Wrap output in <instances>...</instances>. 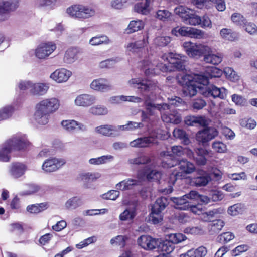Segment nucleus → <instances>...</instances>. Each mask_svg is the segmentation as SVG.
Segmentation results:
<instances>
[{
    "instance_id": "obj_1",
    "label": "nucleus",
    "mask_w": 257,
    "mask_h": 257,
    "mask_svg": "<svg viewBox=\"0 0 257 257\" xmlns=\"http://www.w3.org/2000/svg\"><path fill=\"white\" fill-rule=\"evenodd\" d=\"M179 82L183 86L182 94L185 97L190 98L197 93L208 98L223 99L226 96L227 90L224 88H219L215 85L206 86L208 79L204 75L186 74L179 79Z\"/></svg>"
},
{
    "instance_id": "obj_2",
    "label": "nucleus",
    "mask_w": 257,
    "mask_h": 257,
    "mask_svg": "<svg viewBox=\"0 0 257 257\" xmlns=\"http://www.w3.org/2000/svg\"><path fill=\"white\" fill-rule=\"evenodd\" d=\"M128 84L131 86L140 90L144 96V110L141 111L143 122H148L151 116L157 115L159 112L161 114L164 110L168 109L166 103L156 104L154 102L151 95L153 91L155 90L156 86L150 81L134 78L128 81Z\"/></svg>"
},
{
    "instance_id": "obj_3",
    "label": "nucleus",
    "mask_w": 257,
    "mask_h": 257,
    "mask_svg": "<svg viewBox=\"0 0 257 257\" xmlns=\"http://www.w3.org/2000/svg\"><path fill=\"white\" fill-rule=\"evenodd\" d=\"M30 143L25 135L17 134L8 140L0 149V160L9 161L21 157Z\"/></svg>"
},
{
    "instance_id": "obj_4",
    "label": "nucleus",
    "mask_w": 257,
    "mask_h": 257,
    "mask_svg": "<svg viewBox=\"0 0 257 257\" xmlns=\"http://www.w3.org/2000/svg\"><path fill=\"white\" fill-rule=\"evenodd\" d=\"M186 57L183 55L170 53L168 55H164L162 59H166L168 62V65L160 63L156 66L162 72H167L174 70L169 68V65H171L174 68L179 70H183L185 68V63Z\"/></svg>"
},
{
    "instance_id": "obj_5",
    "label": "nucleus",
    "mask_w": 257,
    "mask_h": 257,
    "mask_svg": "<svg viewBox=\"0 0 257 257\" xmlns=\"http://www.w3.org/2000/svg\"><path fill=\"white\" fill-rule=\"evenodd\" d=\"M66 12L71 18L80 20L89 19L96 14L94 8L82 4L73 5L67 8Z\"/></svg>"
},
{
    "instance_id": "obj_6",
    "label": "nucleus",
    "mask_w": 257,
    "mask_h": 257,
    "mask_svg": "<svg viewBox=\"0 0 257 257\" xmlns=\"http://www.w3.org/2000/svg\"><path fill=\"white\" fill-rule=\"evenodd\" d=\"M141 163V162H138L135 164L138 168V177L144 179L146 178L148 181L158 180L161 176V173L153 168L148 163Z\"/></svg>"
},
{
    "instance_id": "obj_7",
    "label": "nucleus",
    "mask_w": 257,
    "mask_h": 257,
    "mask_svg": "<svg viewBox=\"0 0 257 257\" xmlns=\"http://www.w3.org/2000/svg\"><path fill=\"white\" fill-rule=\"evenodd\" d=\"M183 46L187 54L190 57L197 59L203 56L208 46L200 43H195L190 41L184 42Z\"/></svg>"
},
{
    "instance_id": "obj_8",
    "label": "nucleus",
    "mask_w": 257,
    "mask_h": 257,
    "mask_svg": "<svg viewBox=\"0 0 257 257\" xmlns=\"http://www.w3.org/2000/svg\"><path fill=\"white\" fill-rule=\"evenodd\" d=\"M18 7L17 0L0 1V21H4L9 19L11 13Z\"/></svg>"
},
{
    "instance_id": "obj_9",
    "label": "nucleus",
    "mask_w": 257,
    "mask_h": 257,
    "mask_svg": "<svg viewBox=\"0 0 257 257\" xmlns=\"http://www.w3.org/2000/svg\"><path fill=\"white\" fill-rule=\"evenodd\" d=\"M172 33L176 36H188L200 38L204 35V32L196 28L188 27L177 26L173 28Z\"/></svg>"
},
{
    "instance_id": "obj_10",
    "label": "nucleus",
    "mask_w": 257,
    "mask_h": 257,
    "mask_svg": "<svg viewBox=\"0 0 257 257\" xmlns=\"http://www.w3.org/2000/svg\"><path fill=\"white\" fill-rule=\"evenodd\" d=\"M59 100L54 97L44 99L36 105V107L50 114L56 112L59 109Z\"/></svg>"
},
{
    "instance_id": "obj_11",
    "label": "nucleus",
    "mask_w": 257,
    "mask_h": 257,
    "mask_svg": "<svg viewBox=\"0 0 257 257\" xmlns=\"http://www.w3.org/2000/svg\"><path fill=\"white\" fill-rule=\"evenodd\" d=\"M217 135V130L214 127H209L199 131L196 134V139L199 144L205 146Z\"/></svg>"
},
{
    "instance_id": "obj_12",
    "label": "nucleus",
    "mask_w": 257,
    "mask_h": 257,
    "mask_svg": "<svg viewBox=\"0 0 257 257\" xmlns=\"http://www.w3.org/2000/svg\"><path fill=\"white\" fill-rule=\"evenodd\" d=\"M56 49V46L54 43L48 42L41 44L35 50V56L40 59H45Z\"/></svg>"
},
{
    "instance_id": "obj_13",
    "label": "nucleus",
    "mask_w": 257,
    "mask_h": 257,
    "mask_svg": "<svg viewBox=\"0 0 257 257\" xmlns=\"http://www.w3.org/2000/svg\"><path fill=\"white\" fill-rule=\"evenodd\" d=\"M168 109L161 113V118L165 123L179 124L181 121L180 114L175 109H172L167 104Z\"/></svg>"
},
{
    "instance_id": "obj_14",
    "label": "nucleus",
    "mask_w": 257,
    "mask_h": 257,
    "mask_svg": "<svg viewBox=\"0 0 257 257\" xmlns=\"http://www.w3.org/2000/svg\"><path fill=\"white\" fill-rule=\"evenodd\" d=\"M157 143L155 137L152 135L142 137L131 141L130 146L136 148H149Z\"/></svg>"
},
{
    "instance_id": "obj_15",
    "label": "nucleus",
    "mask_w": 257,
    "mask_h": 257,
    "mask_svg": "<svg viewBox=\"0 0 257 257\" xmlns=\"http://www.w3.org/2000/svg\"><path fill=\"white\" fill-rule=\"evenodd\" d=\"M223 59L222 55L219 53H214L209 46L203 55V61L205 63L217 65L220 64Z\"/></svg>"
},
{
    "instance_id": "obj_16",
    "label": "nucleus",
    "mask_w": 257,
    "mask_h": 257,
    "mask_svg": "<svg viewBox=\"0 0 257 257\" xmlns=\"http://www.w3.org/2000/svg\"><path fill=\"white\" fill-rule=\"evenodd\" d=\"M72 75V72L65 68L56 69L52 73L50 78L59 83L66 82Z\"/></svg>"
},
{
    "instance_id": "obj_17",
    "label": "nucleus",
    "mask_w": 257,
    "mask_h": 257,
    "mask_svg": "<svg viewBox=\"0 0 257 257\" xmlns=\"http://www.w3.org/2000/svg\"><path fill=\"white\" fill-rule=\"evenodd\" d=\"M158 240L149 235H142L137 240L138 244L145 250H153L158 245Z\"/></svg>"
},
{
    "instance_id": "obj_18",
    "label": "nucleus",
    "mask_w": 257,
    "mask_h": 257,
    "mask_svg": "<svg viewBox=\"0 0 257 257\" xmlns=\"http://www.w3.org/2000/svg\"><path fill=\"white\" fill-rule=\"evenodd\" d=\"M27 170L26 166L20 162H13L9 166V173L14 178L23 176Z\"/></svg>"
},
{
    "instance_id": "obj_19",
    "label": "nucleus",
    "mask_w": 257,
    "mask_h": 257,
    "mask_svg": "<svg viewBox=\"0 0 257 257\" xmlns=\"http://www.w3.org/2000/svg\"><path fill=\"white\" fill-rule=\"evenodd\" d=\"M209 120L204 116H187L184 118L185 124L187 126H203L209 124Z\"/></svg>"
},
{
    "instance_id": "obj_20",
    "label": "nucleus",
    "mask_w": 257,
    "mask_h": 257,
    "mask_svg": "<svg viewBox=\"0 0 257 257\" xmlns=\"http://www.w3.org/2000/svg\"><path fill=\"white\" fill-rule=\"evenodd\" d=\"M96 98L94 96L83 94L78 95L75 100L74 103L76 106L83 107H87L95 102Z\"/></svg>"
},
{
    "instance_id": "obj_21",
    "label": "nucleus",
    "mask_w": 257,
    "mask_h": 257,
    "mask_svg": "<svg viewBox=\"0 0 257 257\" xmlns=\"http://www.w3.org/2000/svg\"><path fill=\"white\" fill-rule=\"evenodd\" d=\"M158 251L160 252V257H168V255L174 249L175 246L168 239L163 242L158 240L157 247Z\"/></svg>"
},
{
    "instance_id": "obj_22",
    "label": "nucleus",
    "mask_w": 257,
    "mask_h": 257,
    "mask_svg": "<svg viewBox=\"0 0 257 257\" xmlns=\"http://www.w3.org/2000/svg\"><path fill=\"white\" fill-rule=\"evenodd\" d=\"M210 181L209 175L203 170H198L197 176L191 179L192 183L196 187L205 186Z\"/></svg>"
},
{
    "instance_id": "obj_23",
    "label": "nucleus",
    "mask_w": 257,
    "mask_h": 257,
    "mask_svg": "<svg viewBox=\"0 0 257 257\" xmlns=\"http://www.w3.org/2000/svg\"><path fill=\"white\" fill-rule=\"evenodd\" d=\"M62 127L67 131L73 132L77 129L81 131L87 130L86 126L74 120H65L61 122Z\"/></svg>"
},
{
    "instance_id": "obj_24",
    "label": "nucleus",
    "mask_w": 257,
    "mask_h": 257,
    "mask_svg": "<svg viewBox=\"0 0 257 257\" xmlns=\"http://www.w3.org/2000/svg\"><path fill=\"white\" fill-rule=\"evenodd\" d=\"M148 37L145 35L140 36V38L134 42L129 43L126 48L127 51L136 52L145 47L148 43Z\"/></svg>"
},
{
    "instance_id": "obj_25",
    "label": "nucleus",
    "mask_w": 257,
    "mask_h": 257,
    "mask_svg": "<svg viewBox=\"0 0 257 257\" xmlns=\"http://www.w3.org/2000/svg\"><path fill=\"white\" fill-rule=\"evenodd\" d=\"M80 51L78 48L71 47L68 49L64 55L63 62L67 64L74 63L78 59V55Z\"/></svg>"
},
{
    "instance_id": "obj_26",
    "label": "nucleus",
    "mask_w": 257,
    "mask_h": 257,
    "mask_svg": "<svg viewBox=\"0 0 257 257\" xmlns=\"http://www.w3.org/2000/svg\"><path fill=\"white\" fill-rule=\"evenodd\" d=\"M195 153L197 157H195L194 153L191 151H188V155L190 159L192 158L194 161H208L212 155L211 152L203 148H197L195 150Z\"/></svg>"
},
{
    "instance_id": "obj_27",
    "label": "nucleus",
    "mask_w": 257,
    "mask_h": 257,
    "mask_svg": "<svg viewBox=\"0 0 257 257\" xmlns=\"http://www.w3.org/2000/svg\"><path fill=\"white\" fill-rule=\"evenodd\" d=\"M111 87L108 81L104 78L95 79L90 84L91 88L96 91H104L110 89Z\"/></svg>"
},
{
    "instance_id": "obj_28",
    "label": "nucleus",
    "mask_w": 257,
    "mask_h": 257,
    "mask_svg": "<svg viewBox=\"0 0 257 257\" xmlns=\"http://www.w3.org/2000/svg\"><path fill=\"white\" fill-rule=\"evenodd\" d=\"M178 165L181 171L177 173L174 176L177 178L182 176L184 177L185 175H183V173L190 174L196 169V167L191 162H179Z\"/></svg>"
},
{
    "instance_id": "obj_29",
    "label": "nucleus",
    "mask_w": 257,
    "mask_h": 257,
    "mask_svg": "<svg viewBox=\"0 0 257 257\" xmlns=\"http://www.w3.org/2000/svg\"><path fill=\"white\" fill-rule=\"evenodd\" d=\"M95 132L98 134L107 136H117L118 129L112 125H102L95 128Z\"/></svg>"
},
{
    "instance_id": "obj_30",
    "label": "nucleus",
    "mask_w": 257,
    "mask_h": 257,
    "mask_svg": "<svg viewBox=\"0 0 257 257\" xmlns=\"http://www.w3.org/2000/svg\"><path fill=\"white\" fill-rule=\"evenodd\" d=\"M50 114L35 107L34 118L35 121L41 125H45L49 122Z\"/></svg>"
},
{
    "instance_id": "obj_31",
    "label": "nucleus",
    "mask_w": 257,
    "mask_h": 257,
    "mask_svg": "<svg viewBox=\"0 0 257 257\" xmlns=\"http://www.w3.org/2000/svg\"><path fill=\"white\" fill-rule=\"evenodd\" d=\"M154 0H144L136 4L134 7V11L143 15H147L150 11V5Z\"/></svg>"
},
{
    "instance_id": "obj_32",
    "label": "nucleus",
    "mask_w": 257,
    "mask_h": 257,
    "mask_svg": "<svg viewBox=\"0 0 257 257\" xmlns=\"http://www.w3.org/2000/svg\"><path fill=\"white\" fill-rule=\"evenodd\" d=\"M49 88V85L47 83H33L32 87L30 89V92L35 95H43L46 93Z\"/></svg>"
},
{
    "instance_id": "obj_33",
    "label": "nucleus",
    "mask_w": 257,
    "mask_h": 257,
    "mask_svg": "<svg viewBox=\"0 0 257 257\" xmlns=\"http://www.w3.org/2000/svg\"><path fill=\"white\" fill-rule=\"evenodd\" d=\"M186 196L185 195L180 197H171V200L175 204V208L183 210L188 209L190 202Z\"/></svg>"
},
{
    "instance_id": "obj_34",
    "label": "nucleus",
    "mask_w": 257,
    "mask_h": 257,
    "mask_svg": "<svg viewBox=\"0 0 257 257\" xmlns=\"http://www.w3.org/2000/svg\"><path fill=\"white\" fill-rule=\"evenodd\" d=\"M111 43V40L105 35H99L92 37L89 41V44L91 46L108 45Z\"/></svg>"
},
{
    "instance_id": "obj_35",
    "label": "nucleus",
    "mask_w": 257,
    "mask_h": 257,
    "mask_svg": "<svg viewBox=\"0 0 257 257\" xmlns=\"http://www.w3.org/2000/svg\"><path fill=\"white\" fill-rule=\"evenodd\" d=\"M220 35L223 39L230 41L237 40L239 37L238 33L228 28L222 29L220 31Z\"/></svg>"
},
{
    "instance_id": "obj_36",
    "label": "nucleus",
    "mask_w": 257,
    "mask_h": 257,
    "mask_svg": "<svg viewBox=\"0 0 257 257\" xmlns=\"http://www.w3.org/2000/svg\"><path fill=\"white\" fill-rule=\"evenodd\" d=\"M140 182L133 179H127L124 180L116 185V189L120 190H127L132 189L133 187L138 185Z\"/></svg>"
},
{
    "instance_id": "obj_37",
    "label": "nucleus",
    "mask_w": 257,
    "mask_h": 257,
    "mask_svg": "<svg viewBox=\"0 0 257 257\" xmlns=\"http://www.w3.org/2000/svg\"><path fill=\"white\" fill-rule=\"evenodd\" d=\"M64 164L65 162H44L42 169L45 172H52L57 171Z\"/></svg>"
},
{
    "instance_id": "obj_38",
    "label": "nucleus",
    "mask_w": 257,
    "mask_h": 257,
    "mask_svg": "<svg viewBox=\"0 0 257 257\" xmlns=\"http://www.w3.org/2000/svg\"><path fill=\"white\" fill-rule=\"evenodd\" d=\"M192 9H190L185 6L180 5L174 9V13L176 15L179 16L185 23L187 20L190 13L192 12Z\"/></svg>"
},
{
    "instance_id": "obj_39",
    "label": "nucleus",
    "mask_w": 257,
    "mask_h": 257,
    "mask_svg": "<svg viewBox=\"0 0 257 257\" xmlns=\"http://www.w3.org/2000/svg\"><path fill=\"white\" fill-rule=\"evenodd\" d=\"M224 225V222L221 219L213 220L208 225L209 231L211 234L218 233L222 230Z\"/></svg>"
},
{
    "instance_id": "obj_40",
    "label": "nucleus",
    "mask_w": 257,
    "mask_h": 257,
    "mask_svg": "<svg viewBox=\"0 0 257 257\" xmlns=\"http://www.w3.org/2000/svg\"><path fill=\"white\" fill-rule=\"evenodd\" d=\"M144 23L141 20L131 21L126 30L128 34H131L143 29Z\"/></svg>"
},
{
    "instance_id": "obj_41",
    "label": "nucleus",
    "mask_w": 257,
    "mask_h": 257,
    "mask_svg": "<svg viewBox=\"0 0 257 257\" xmlns=\"http://www.w3.org/2000/svg\"><path fill=\"white\" fill-rule=\"evenodd\" d=\"M168 204V201L166 197H161L158 198L153 204L152 209L154 211L162 212Z\"/></svg>"
},
{
    "instance_id": "obj_42",
    "label": "nucleus",
    "mask_w": 257,
    "mask_h": 257,
    "mask_svg": "<svg viewBox=\"0 0 257 257\" xmlns=\"http://www.w3.org/2000/svg\"><path fill=\"white\" fill-rule=\"evenodd\" d=\"M245 210V206L241 203H237L228 207V213L231 216H236L242 214Z\"/></svg>"
},
{
    "instance_id": "obj_43",
    "label": "nucleus",
    "mask_w": 257,
    "mask_h": 257,
    "mask_svg": "<svg viewBox=\"0 0 257 257\" xmlns=\"http://www.w3.org/2000/svg\"><path fill=\"white\" fill-rule=\"evenodd\" d=\"M98 173H82L77 177L78 181H83L84 183H88L93 181L100 177Z\"/></svg>"
},
{
    "instance_id": "obj_44",
    "label": "nucleus",
    "mask_w": 257,
    "mask_h": 257,
    "mask_svg": "<svg viewBox=\"0 0 257 257\" xmlns=\"http://www.w3.org/2000/svg\"><path fill=\"white\" fill-rule=\"evenodd\" d=\"M98 173H82L77 177L78 181H83L84 183H88L93 181L100 177Z\"/></svg>"
},
{
    "instance_id": "obj_45",
    "label": "nucleus",
    "mask_w": 257,
    "mask_h": 257,
    "mask_svg": "<svg viewBox=\"0 0 257 257\" xmlns=\"http://www.w3.org/2000/svg\"><path fill=\"white\" fill-rule=\"evenodd\" d=\"M82 204L81 199L77 196L73 197L65 203V207L69 209H75Z\"/></svg>"
},
{
    "instance_id": "obj_46",
    "label": "nucleus",
    "mask_w": 257,
    "mask_h": 257,
    "mask_svg": "<svg viewBox=\"0 0 257 257\" xmlns=\"http://www.w3.org/2000/svg\"><path fill=\"white\" fill-rule=\"evenodd\" d=\"M184 150L181 146H173L171 148V151H163L161 152L160 156H180L184 154Z\"/></svg>"
},
{
    "instance_id": "obj_47",
    "label": "nucleus",
    "mask_w": 257,
    "mask_h": 257,
    "mask_svg": "<svg viewBox=\"0 0 257 257\" xmlns=\"http://www.w3.org/2000/svg\"><path fill=\"white\" fill-rule=\"evenodd\" d=\"M47 208L48 205L46 203H42L28 205L27 210L31 213H38L46 210Z\"/></svg>"
},
{
    "instance_id": "obj_48",
    "label": "nucleus",
    "mask_w": 257,
    "mask_h": 257,
    "mask_svg": "<svg viewBox=\"0 0 257 257\" xmlns=\"http://www.w3.org/2000/svg\"><path fill=\"white\" fill-rule=\"evenodd\" d=\"M136 214L135 209L129 208L122 212L119 215V218L121 221H131L134 218Z\"/></svg>"
},
{
    "instance_id": "obj_49",
    "label": "nucleus",
    "mask_w": 257,
    "mask_h": 257,
    "mask_svg": "<svg viewBox=\"0 0 257 257\" xmlns=\"http://www.w3.org/2000/svg\"><path fill=\"white\" fill-rule=\"evenodd\" d=\"M89 112L94 115H105L108 113V110L105 106L97 105L91 107Z\"/></svg>"
},
{
    "instance_id": "obj_50",
    "label": "nucleus",
    "mask_w": 257,
    "mask_h": 257,
    "mask_svg": "<svg viewBox=\"0 0 257 257\" xmlns=\"http://www.w3.org/2000/svg\"><path fill=\"white\" fill-rule=\"evenodd\" d=\"M133 0H112L110 6L116 10H121L132 4Z\"/></svg>"
},
{
    "instance_id": "obj_51",
    "label": "nucleus",
    "mask_w": 257,
    "mask_h": 257,
    "mask_svg": "<svg viewBox=\"0 0 257 257\" xmlns=\"http://www.w3.org/2000/svg\"><path fill=\"white\" fill-rule=\"evenodd\" d=\"M168 239L173 243L178 244L187 239L186 236L182 233H172L168 235Z\"/></svg>"
},
{
    "instance_id": "obj_52",
    "label": "nucleus",
    "mask_w": 257,
    "mask_h": 257,
    "mask_svg": "<svg viewBox=\"0 0 257 257\" xmlns=\"http://www.w3.org/2000/svg\"><path fill=\"white\" fill-rule=\"evenodd\" d=\"M52 150L46 148L44 149L39 153L38 155V159H43L45 158L49 157L48 158L46 159L45 161H60L55 157H50V156L52 154Z\"/></svg>"
},
{
    "instance_id": "obj_53",
    "label": "nucleus",
    "mask_w": 257,
    "mask_h": 257,
    "mask_svg": "<svg viewBox=\"0 0 257 257\" xmlns=\"http://www.w3.org/2000/svg\"><path fill=\"white\" fill-rule=\"evenodd\" d=\"M14 108L11 106H7L0 110V121L5 120L10 117L13 112Z\"/></svg>"
},
{
    "instance_id": "obj_54",
    "label": "nucleus",
    "mask_w": 257,
    "mask_h": 257,
    "mask_svg": "<svg viewBox=\"0 0 257 257\" xmlns=\"http://www.w3.org/2000/svg\"><path fill=\"white\" fill-rule=\"evenodd\" d=\"M235 236L231 232H226L221 233L218 236L217 239L218 242L221 243H227L234 239Z\"/></svg>"
},
{
    "instance_id": "obj_55",
    "label": "nucleus",
    "mask_w": 257,
    "mask_h": 257,
    "mask_svg": "<svg viewBox=\"0 0 257 257\" xmlns=\"http://www.w3.org/2000/svg\"><path fill=\"white\" fill-rule=\"evenodd\" d=\"M28 189L21 192L22 195H29L37 193L41 189L40 185L36 184H29L27 185Z\"/></svg>"
},
{
    "instance_id": "obj_56",
    "label": "nucleus",
    "mask_w": 257,
    "mask_h": 257,
    "mask_svg": "<svg viewBox=\"0 0 257 257\" xmlns=\"http://www.w3.org/2000/svg\"><path fill=\"white\" fill-rule=\"evenodd\" d=\"M163 220L161 212L154 211L152 209L151 213L149 216V220L154 224H158Z\"/></svg>"
},
{
    "instance_id": "obj_57",
    "label": "nucleus",
    "mask_w": 257,
    "mask_h": 257,
    "mask_svg": "<svg viewBox=\"0 0 257 257\" xmlns=\"http://www.w3.org/2000/svg\"><path fill=\"white\" fill-rule=\"evenodd\" d=\"M201 22V17L196 14L194 11L192 10V12L189 15V17L187 18V20L185 21V23L189 24L191 25H199Z\"/></svg>"
},
{
    "instance_id": "obj_58",
    "label": "nucleus",
    "mask_w": 257,
    "mask_h": 257,
    "mask_svg": "<svg viewBox=\"0 0 257 257\" xmlns=\"http://www.w3.org/2000/svg\"><path fill=\"white\" fill-rule=\"evenodd\" d=\"M171 42V38L169 36H158L154 39V43L158 46L165 47Z\"/></svg>"
},
{
    "instance_id": "obj_59",
    "label": "nucleus",
    "mask_w": 257,
    "mask_h": 257,
    "mask_svg": "<svg viewBox=\"0 0 257 257\" xmlns=\"http://www.w3.org/2000/svg\"><path fill=\"white\" fill-rule=\"evenodd\" d=\"M231 20L237 25H243L246 19L241 14L234 13L231 16Z\"/></svg>"
},
{
    "instance_id": "obj_60",
    "label": "nucleus",
    "mask_w": 257,
    "mask_h": 257,
    "mask_svg": "<svg viewBox=\"0 0 257 257\" xmlns=\"http://www.w3.org/2000/svg\"><path fill=\"white\" fill-rule=\"evenodd\" d=\"M224 72L226 76L230 80L234 81L237 80L239 78V76L236 72L230 67H225L224 69Z\"/></svg>"
},
{
    "instance_id": "obj_61",
    "label": "nucleus",
    "mask_w": 257,
    "mask_h": 257,
    "mask_svg": "<svg viewBox=\"0 0 257 257\" xmlns=\"http://www.w3.org/2000/svg\"><path fill=\"white\" fill-rule=\"evenodd\" d=\"M126 237L123 235H118L110 240V243L112 245L116 244L123 247L125 244Z\"/></svg>"
},
{
    "instance_id": "obj_62",
    "label": "nucleus",
    "mask_w": 257,
    "mask_h": 257,
    "mask_svg": "<svg viewBox=\"0 0 257 257\" xmlns=\"http://www.w3.org/2000/svg\"><path fill=\"white\" fill-rule=\"evenodd\" d=\"M171 15V13L166 10H160L156 13L157 18L163 21H168Z\"/></svg>"
},
{
    "instance_id": "obj_63",
    "label": "nucleus",
    "mask_w": 257,
    "mask_h": 257,
    "mask_svg": "<svg viewBox=\"0 0 257 257\" xmlns=\"http://www.w3.org/2000/svg\"><path fill=\"white\" fill-rule=\"evenodd\" d=\"M211 201L216 202L223 199L224 195L221 191L214 190L209 193Z\"/></svg>"
},
{
    "instance_id": "obj_64",
    "label": "nucleus",
    "mask_w": 257,
    "mask_h": 257,
    "mask_svg": "<svg viewBox=\"0 0 257 257\" xmlns=\"http://www.w3.org/2000/svg\"><path fill=\"white\" fill-rule=\"evenodd\" d=\"M211 220L215 217H218L220 214L224 213V210L222 208H214L206 211Z\"/></svg>"
}]
</instances>
